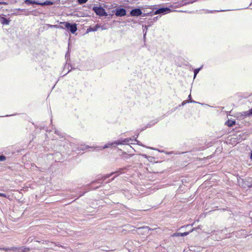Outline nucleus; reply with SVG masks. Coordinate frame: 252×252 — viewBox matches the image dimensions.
Wrapping results in <instances>:
<instances>
[{
	"label": "nucleus",
	"mask_w": 252,
	"mask_h": 252,
	"mask_svg": "<svg viewBox=\"0 0 252 252\" xmlns=\"http://www.w3.org/2000/svg\"><path fill=\"white\" fill-rule=\"evenodd\" d=\"M143 156L145 158H147V156L146 155H143Z\"/></svg>",
	"instance_id": "obj_27"
},
{
	"label": "nucleus",
	"mask_w": 252,
	"mask_h": 252,
	"mask_svg": "<svg viewBox=\"0 0 252 252\" xmlns=\"http://www.w3.org/2000/svg\"><path fill=\"white\" fill-rule=\"evenodd\" d=\"M29 250L28 249H27L24 247H21L20 248H16V251L17 252H25Z\"/></svg>",
	"instance_id": "obj_13"
},
{
	"label": "nucleus",
	"mask_w": 252,
	"mask_h": 252,
	"mask_svg": "<svg viewBox=\"0 0 252 252\" xmlns=\"http://www.w3.org/2000/svg\"><path fill=\"white\" fill-rule=\"evenodd\" d=\"M115 15L117 16H123L126 15V10L124 8L117 9Z\"/></svg>",
	"instance_id": "obj_9"
},
{
	"label": "nucleus",
	"mask_w": 252,
	"mask_h": 252,
	"mask_svg": "<svg viewBox=\"0 0 252 252\" xmlns=\"http://www.w3.org/2000/svg\"><path fill=\"white\" fill-rule=\"evenodd\" d=\"M200 69H201V68H196V69H194V78H195L196 77V75L198 74V73L199 72Z\"/></svg>",
	"instance_id": "obj_17"
},
{
	"label": "nucleus",
	"mask_w": 252,
	"mask_h": 252,
	"mask_svg": "<svg viewBox=\"0 0 252 252\" xmlns=\"http://www.w3.org/2000/svg\"><path fill=\"white\" fill-rule=\"evenodd\" d=\"M250 115H252V108L249 111L245 112V115L246 116H249Z\"/></svg>",
	"instance_id": "obj_16"
},
{
	"label": "nucleus",
	"mask_w": 252,
	"mask_h": 252,
	"mask_svg": "<svg viewBox=\"0 0 252 252\" xmlns=\"http://www.w3.org/2000/svg\"><path fill=\"white\" fill-rule=\"evenodd\" d=\"M117 173V172H112L110 174H106L105 175H103L102 177V179L105 180L106 178H109L111 177L112 175Z\"/></svg>",
	"instance_id": "obj_15"
},
{
	"label": "nucleus",
	"mask_w": 252,
	"mask_h": 252,
	"mask_svg": "<svg viewBox=\"0 0 252 252\" xmlns=\"http://www.w3.org/2000/svg\"><path fill=\"white\" fill-rule=\"evenodd\" d=\"M49 27H59V26L57 25H49Z\"/></svg>",
	"instance_id": "obj_22"
},
{
	"label": "nucleus",
	"mask_w": 252,
	"mask_h": 252,
	"mask_svg": "<svg viewBox=\"0 0 252 252\" xmlns=\"http://www.w3.org/2000/svg\"><path fill=\"white\" fill-rule=\"evenodd\" d=\"M0 196H2L4 197H7V195L5 194L2 193H0Z\"/></svg>",
	"instance_id": "obj_21"
},
{
	"label": "nucleus",
	"mask_w": 252,
	"mask_h": 252,
	"mask_svg": "<svg viewBox=\"0 0 252 252\" xmlns=\"http://www.w3.org/2000/svg\"><path fill=\"white\" fill-rule=\"evenodd\" d=\"M250 158L252 159V151L251 152Z\"/></svg>",
	"instance_id": "obj_24"
},
{
	"label": "nucleus",
	"mask_w": 252,
	"mask_h": 252,
	"mask_svg": "<svg viewBox=\"0 0 252 252\" xmlns=\"http://www.w3.org/2000/svg\"><path fill=\"white\" fill-rule=\"evenodd\" d=\"M150 149H153V150H156V149H154L153 148H149Z\"/></svg>",
	"instance_id": "obj_28"
},
{
	"label": "nucleus",
	"mask_w": 252,
	"mask_h": 252,
	"mask_svg": "<svg viewBox=\"0 0 252 252\" xmlns=\"http://www.w3.org/2000/svg\"><path fill=\"white\" fill-rule=\"evenodd\" d=\"M5 2H0V4H5Z\"/></svg>",
	"instance_id": "obj_25"
},
{
	"label": "nucleus",
	"mask_w": 252,
	"mask_h": 252,
	"mask_svg": "<svg viewBox=\"0 0 252 252\" xmlns=\"http://www.w3.org/2000/svg\"><path fill=\"white\" fill-rule=\"evenodd\" d=\"M114 178H115V177H113V178L112 179V180H114Z\"/></svg>",
	"instance_id": "obj_33"
},
{
	"label": "nucleus",
	"mask_w": 252,
	"mask_h": 252,
	"mask_svg": "<svg viewBox=\"0 0 252 252\" xmlns=\"http://www.w3.org/2000/svg\"><path fill=\"white\" fill-rule=\"evenodd\" d=\"M101 28L102 30H105V28L102 27V26L100 25L96 24L94 27H90L88 29V31L89 32H95L97 31L99 29Z\"/></svg>",
	"instance_id": "obj_8"
},
{
	"label": "nucleus",
	"mask_w": 252,
	"mask_h": 252,
	"mask_svg": "<svg viewBox=\"0 0 252 252\" xmlns=\"http://www.w3.org/2000/svg\"><path fill=\"white\" fill-rule=\"evenodd\" d=\"M93 10L95 13L97 15L100 16H106L107 13L105 12V9L102 7H95L94 6L93 8Z\"/></svg>",
	"instance_id": "obj_3"
},
{
	"label": "nucleus",
	"mask_w": 252,
	"mask_h": 252,
	"mask_svg": "<svg viewBox=\"0 0 252 252\" xmlns=\"http://www.w3.org/2000/svg\"><path fill=\"white\" fill-rule=\"evenodd\" d=\"M62 24L64 25L66 29L70 31L72 33H74L77 30L76 24H71L68 22H63Z\"/></svg>",
	"instance_id": "obj_2"
},
{
	"label": "nucleus",
	"mask_w": 252,
	"mask_h": 252,
	"mask_svg": "<svg viewBox=\"0 0 252 252\" xmlns=\"http://www.w3.org/2000/svg\"><path fill=\"white\" fill-rule=\"evenodd\" d=\"M10 21L6 19L4 17H1L0 18V22L3 25H8Z\"/></svg>",
	"instance_id": "obj_12"
},
{
	"label": "nucleus",
	"mask_w": 252,
	"mask_h": 252,
	"mask_svg": "<svg viewBox=\"0 0 252 252\" xmlns=\"http://www.w3.org/2000/svg\"><path fill=\"white\" fill-rule=\"evenodd\" d=\"M130 141H132V140H131V139H128L127 138V148H126V149H127V151H128V152H130V153H131L132 150H133V148H132V147L130 145H129V144H131L132 143L131 142H130Z\"/></svg>",
	"instance_id": "obj_10"
},
{
	"label": "nucleus",
	"mask_w": 252,
	"mask_h": 252,
	"mask_svg": "<svg viewBox=\"0 0 252 252\" xmlns=\"http://www.w3.org/2000/svg\"><path fill=\"white\" fill-rule=\"evenodd\" d=\"M189 225H187L186 227H189Z\"/></svg>",
	"instance_id": "obj_30"
},
{
	"label": "nucleus",
	"mask_w": 252,
	"mask_h": 252,
	"mask_svg": "<svg viewBox=\"0 0 252 252\" xmlns=\"http://www.w3.org/2000/svg\"><path fill=\"white\" fill-rule=\"evenodd\" d=\"M146 34V32L145 33V34H144V37H145V36Z\"/></svg>",
	"instance_id": "obj_29"
},
{
	"label": "nucleus",
	"mask_w": 252,
	"mask_h": 252,
	"mask_svg": "<svg viewBox=\"0 0 252 252\" xmlns=\"http://www.w3.org/2000/svg\"><path fill=\"white\" fill-rule=\"evenodd\" d=\"M235 124V122L233 120H228L226 123L225 124L228 126H232L233 125H234Z\"/></svg>",
	"instance_id": "obj_14"
},
{
	"label": "nucleus",
	"mask_w": 252,
	"mask_h": 252,
	"mask_svg": "<svg viewBox=\"0 0 252 252\" xmlns=\"http://www.w3.org/2000/svg\"><path fill=\"white\" fill-rule=\"evenodd\" d=\"M172 10L168 7H162L158 8L154 12L155 15L162 14L163 15L171 12Z\"/></svg>",
	"instance_id": "obj_4"
},
{
	"label": "nucleus",
	"mask_w": 252,
	"mask_h": 252,
	"mask_svg": "<svg viewBox=\"0 0 252 252\" xmlns=\"http://www.w3.org/2000/svg\"><path fill=\"white\" fill-rule=\"evenodd\" d=\"M90 148L88 146L85 145V144H81L78 148H77V150H75V151L78 150V151H84L86 149Z\"/></svg>",
	"instance_id": "obj_11"
},
{
	"label": "nucleus",
	"mask_w": 252,
	"mask_h": 252,
	"mask_svg": "<svg viewBox=\"0 0 252 252\" xmlns=\"http://www.w3.org/2000/svg\"><path fill=\"white\" fill-rule=\"evenodd\" d=\"M47 2V1L44 2L43 3H41V2H39L35 1V0H26L25 1V2L28 4H35L40 5H46Z\"/></svg>",
	"instance_id": "obj_7"
},
{
	"label": "nucleus",
	"mask_w": 252,
	"mask_h": 252,
	"mask_svg": "<svg viewBox=\"0 0 252 252\" xmlns=\"http://www.w3.org/2000/svg\"><path fill=\"white\" fill-rule=\"evenodd\" d=\"M55 133H57V134H58V135L59 134V132H58V131H55Z\"/></svg>",
	"instance_id": "obj_26"
},
{
	"label": "nucleus",
	"mask_w": 252,
	"mask_h": 252,
	"mask_svg": "<svg viewBox=\"0 0 252 252\" xmlns=\"http://www.w3.org/2000/svg\"><path fill=\"white\" fill-rule=\"evenodd\" d=\"M126 144V139H119L112 142H109L106 144L100 150L109 148L110 147H116V146L125 145Z\"/></svg>",
	"instance_id": "obj_1"
},
{
	"label": "nucleus",
	"mask_w": 252,
	"mask_h": 252,
	"mask_svg": "<svg viewBox=\"0 0 252 252\" xmlns=\"http://www.w3.org/2000/svg\"><path fill=\"white\" fill-rule=\"evenodd\" d=\"M239 136H241V135L240 134ZM246 137H247V135L246 134H245L244 133L242 134L241 140H245L246 138Z\"/></svg>",
	"instance_id": "obj_19"
},
{
	"label": "nucleus",
	"mask_w": 252,
	"mask_h": 252,
	"mask_svg": "<svg viewBox=\"0 0 252 252\" xmlns=\"http://www.w3.org/2000/svg\"><path fill=\"white\" fill-rule=\"evenodd\" d=\"M142 14V11L139 8L133 9L130 12V15L131 16L138 17V16L141 15Z\"/></svg>",
	"instance_id": "obj_5"
},
{
	"label": "nucleus",
	"mask_w": 252,
	"mask_h": 252,
	"mask_svg": "<svg viewBox=\"0 0 252 252\" xmlns=\"http://www.w3.org/2000/svg\"><path fill=\"white\" fill-rule=\"evenodd\" d=\"M195 229H196L195 228H193L190 231H189V232H185L183 233H179V232L175 233L172 235V236L173 237H178V236H187V235H189L190 232L193 231Z\"/></svg>",
	"instance_id": "obj_6"
},
{
	"label": "nucleus",
	"mask_w": 252,
	"mask_h": 252,
	"mask_svg": "<svg viewBox=\"0 0 252 252\" xmlns=\"http://www.w3.org/2000/svg\"><path fill=\"white\" fill-rule=\"evenodd\" d=\"M146 15H146V14H144L143 16H146Z\"/></svg>",
	"instance_id": "obj_31"
},
{
	"label": "nucleus",
	"mask_w": 252,
	"mask_h": 252,
	"mask_svg": "<svg viewBox=\"0 0 252 252\" xmlns=\"http://www.w3.org/2000/svg\"><path fill=\"white\" fill-rule=\"evenodd\" d=\"M78 0V2H79V3H80V4H84L88 1V0Z\"/></svg>",
	"instance_id": "obj_18"
},
{
	"label": "nucleus",
	"mask_w": 252,
	"mask_h": 252,
	"mask_svg": "<svg viewBox=\"0 0 252 252\" xmlns=\"http://www.w3.org/2000/svg\"><path fill=\"white\" fill-rule=\"evenodd\" d=\"M6 159V158L5 156L1 155L0 156V161H4Z\"/></svg>",
	"instance_id": "obj_20"
},
{
	"label": "nucleus",
	"mask_w": 252,
	"mask_h": 252,
	"mask_svg": "<svg viewBox=\"0 0 252 252\" xmlns=\"http://www.w3.org/2000/svg\"><path fill=\"white\" fill-rule=\"evenodd\" d=\"M142 229H143L145 230H149V228L148 227H143V228H142Z\"/></svg>",
	"instance_id": "obj_23"
},
{
	"label": "nucleus",
	"mask_w": 252,
	"mask_h": 252,
	"mask_svg": "<svg viewBox=\"0 0 252 252\" xmlns=\"http://www.w3.org/2000/svg\"><path fill=\"white\" fill-rule=\"evenodd\" d=\"M183 227H184V226H182V227H181L180 228V229H182V228H183Z\"/></svg>",
	"instance_id": "obj_32"
}]
</instances>
